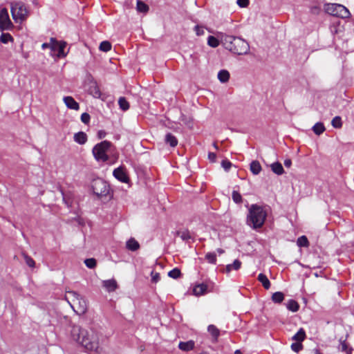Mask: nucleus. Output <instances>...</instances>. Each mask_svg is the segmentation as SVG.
I'll list each match as a JSON object with an SVG mask.
<instances>
[{
	"mask_svg": "<svg viewBox=\"0 0 354 354\" xmlns=\"http://www.w3.org/2000/svg\"><path fill=\"white\" fill-rule=\"evenodd\" d=\"M71 337L87 351L96 354L102 353V348L100 346L99 342L100 335L93 328L84 329L79 326H73L71 329Z\"/></svg>",
	"mask_w": 354,
	"mask_h": 354,
	"instance_id": "1",
	"label": "nucleus"
},
{
	"mask_svg": "<svg viewBox=\"0 0 354 354\" xmlns=\"http://www.w3.org/2000/svg\"><path fill=\"white\" fill-rule=\"evenodd\" d=\"M221 42L227 50L234 54L241 55L249 53L248 43L241 37L225 35L222 36Z\"/></svg>",
	"mask_w": 354,
	"mask_h": 354,
	"instance_id": "2",
	"label": "nucleus"
},
{
	"mask_svg": "<svg viewBox=\"0 0 354 354\" xmlns=\"http://www.w3.org/2000/svg\"><path fill=\"white\" fill-rule=\"evenodd\" d=\"M266 216V212L262 207L252 205L249 209L247 223L254 229L259 228L263 225Z\"/></svg>",
	"mask_w": 354,
	"mask_h": 354,
	"instance_id": "3",
	"label": "nucleus"
},
{
	"mask_svg": "<svg viewBox=\"0 0 354 354\" xmlns=\"http://www.w3.org/2000/svg\"><path fill=\"white\" fill-rule=\"evenodd\" d=\"M65 298L77 315H83L87 310L86 301L76 292L67 291Z\"/></svg>",
	"mask_w": 354,
	"mask_h": 354,
	"instance_id": "4",
	"label": "nucleus"
},
{
	"mask_svg": "<svg viewBox=\"0 0 354 354\" xmlns=\"http://www.w3.org/2000/svg\"><path fill=\"white\" fill-rule=\"evenodd\" d=\"M111 147V142L106 140L97 144L93 149V154L97 161L106 162L109 160L106 152Z\"/></svg>",
	"mask_w": 354,
	"mask_h": 354,
	"instance_id": "5",
	"label": "nucleus"
},
{
	"mask_svg": "<svg viewBox=\"0 0 354 354\" xmlns=\"http://www.w3.org/2000/svg\"><path fill=\"white\" fill-rule=\"evenodd\" d=\"M11 13L16 22L24 21L28 16V10L24 4L21 2L11 3Z\"/></svg>",
	"mask_w": 354,
	"mask_h": 354,
	"instance_id": "6",
	"label": "nucleus"
},
{
	"mask_svg": "<svg viewBox=\"0 0 354 354\" xmlns=\"http://www.w3.org/2000/svg\"><path fill=\"white\" fill-rule=\"evenodd\" d=\"M91 187L94 194L98 197L106 196L109 194V185L102 178H97L92 181Z\"/></svg>",
	"mask_w": 354,
	"mask_h": 354,
	"instance_id": "7",
	"label": "nucleus"
},
{
	"mask_svg": "<svg viewBox=\"0 0 354 354\" xmlns=\"http://www.w3.org/2000/svg\"><path fill=\"white\" fill-rule=\"evenodd\" d=\"M327 13L341 18H348L350 16L348 10L344 6L337 3H330L326 6Z\"/></svg>",
	"mask_w": 354,
	"mask_h": 354,
	"instance_id": "8",
	"label": "nucleus"
},
{
	"mask_svg": "<svg viewBox=\"0 0 354 354\" xmlns=\"http://www.w3.org/2000/svg\"><path fill=\"white\" fill-rule=\"evenodd\" d=\"M13 26L12 21L10 19L8 10L2 8L0 10V29L9 30Z\"/></svg>",
	"mask_w": 354,
	"mask_h": 354,
	"instance_id": "9",
	"label": "nucleus"
},
{
	"mask_svg": "<svg viewBox=\"0 0 354 354\" xmlns=\"http://www.w3.org/2000/svg\"><path fill=\"white\" fill-rule=\"evenodd\" d=\"M66 46V43L65 41H58L54 39L52 50L57 51L58 57H64L67 55V53L64 50Z\"/></svg>",
	"mask_w": 354,
	"mask_h": 354,
	"instance_id": "10",
	"label": "nucleus"
},
{
	"mask_svg": "<svg viewBox=\"0 0 354 354\" xmlns=\"http://www.w3.org/2000/svg\"><path fill=\"white\" fill-rule=\"evenodd\" d=\"M113 176L120 181L122 183H127L129 180V178L124 171L123 167H118L114 169Z\"/></svg>",
	"mask_w": 354,
	"mask_h": 354,
	"instance_id": "11",
	"label": "nucleus"
},
{
	"mask_svg": "<svg viewBox=\"0 0 354 354\" xmlns=\"http://www.w3.org/2000/svg\"><path fill=\"white\" fill-rule=\"evenodd\" d=\"M66 106L71 109L78 110L80 109L79 104L71 96H66L63 98Z\"/></svg>",
	"mask_w": 354,
	"mask_h": 354,
	"instance_id": "12",
	"label": "nucleus"
},
{
	"mask_svg": "<svg viewBox=\"0 0 354 354\" xmlns=\"http://www.w3.org/2000/svg\"><path fill=\"white\" fill-rule=\"evenodd\" d=\"M195 342L193 340L187 342H180L178 344V348L183 351L188 352L194 348Z\"/></svg>",
	"mask_w": 354,
	"mask_h": 354,
	"instance_id": "13",
	"label": "nucleus"
},
{
	"mask_svg": "<svg viewBox=\"0 0 354 354\" xmlns=\"http://www.w3.org/2000/svg\"><path fill=\"white\" fill-rule=\"evenodd\" d=\"M103 287L106 289L108 292H113L118 288L117 281L115 279H109L103 281Z\"/></svg>",
	"mask_w": 354,
	"mask_h": 354,
	"instance_id": "14",
	"label": "nucleus"
},
{
	"mask_svg": "<svg viewBox=\"0 0 354 354\" xmlns=\"http://www.w3.org/2000/svg\"><path fill=\"white\" fill-rule=\"evenodd\" d=\"M207 291V286L204 283L198 284L193 289L194 294L196 296L204 295Z\"/></svg>",
	"mask_w": 354,
	"mask_h": 354,
	"instance_id": "15",
	"label": "nucleus"
},
{
	"mask_svg": "<svg viewBox=\"0 0 354 354\" xmlns=\"http://www.w3.org/2000/svg\"><path fill=\"white\" fill-rule=\"evenodd\" d=\"M74 140L80 145H84L87 141V136L83 131L75 133Z\"/></svg>",
	"mask_w": 354,
	"mask_h": 354,
	"instance_id": "16",
	"label": "nucleus"
},
{
	"mask_svg": "<svg viewBox=\"0 0 354 354\" xmlns=\"http://www.w3.org/2000/svg\"><path fill=\"white\" fill-rule=\"evenodd\" d=\"M126 246L131 251H136L140 248L139 243L133 238H131L127 241Z\"/></svg>",
	"mask_w": 354,
	"mask_h": 354,
	"instance_id": "17",
	"label": "nucleus"
},
{
	"mask_svg": "<svg viewBox=\"0 0 354 354\" xmlns=\"http://www.w3.org/2000/svg\"><path fill=\"white\" fill-rule=\"evenodd\" d=\"M270 167L272 171L277 175H281L284 172L282 165L279 162L272 163Z\"/></svg>",
	"mask_w": 354,
	"mask_h": 354,
	"instance_id": "18",
	"label": "nucleus"
},
{
	"mask_svg": "<svg viewBox=\"0 0 354 354\" xmlns=\"http://www.w3.org/2000/svg\"><path fill=\"white\" fill-rule=\"evenodd\" d=\"M250 171L254 175H257L261 171V166L259 161L253 160L250 163Z\"/></svg>",
	"mask_w": 354,
	"mask_h": 354,
	"instance_id": "19",
	"label": "nucleus"
},
{
	"mask_svg": "<svg viewBox=\"0 0 354 354\" xmlns=\"http://www.w3.org/2000/svg\"><path fill=\"white\" fill-rule=\"evenodd\" d=\"M241 262L238 260V259H236L233 263L232 264H228L227 266H226L225 267V271L228 273L230 272L232 270H238L240 268H241Z\"/></svg>",
	"mask_w": 354,
	"mask_h": 354,
	"instance_id": "20",
	"label": "nucleus"
},
{
	"mask_svg": "<svg viewBox=\"0 0 354 354\" xmlns=\"http://www.w3.org/2000/svg\"><path fill=\"white\" fill-rule=\"evenodd\" d=\"M218 79L222 83L227 82L230 79V73L226 70H221L218 73Z\"/></svg>",
	"mask_w": 354,
	"mask_h": 354,
	"instance_id": "21",
	"label": "nucleus"
},
{
	"mask_svg": "<svg viewBox=\"0 0 354 354\" xmlns=\"http://www.w3.org/2000/svg\"><path fill=\"white\" fill-rule=\"evenodd\" d=\"M258 280L262 283L265 289L268 290L270 288V282L264 274H259L258 276Z\"/></svg>",
	"mask_w": 354,
	"mask_h": 354,
	"instance_id": "22",
	"label": "nucleus"
},
{
	"mask_svg": "<svg viewBox=\"0 0 354 354\" xmlns=\"http://www.w3.org/2000/svg\"><path fill=\"white\" fill-rule=\"evenodd\" d=\"M165 142L173 147L178 145V140L176 138L170 133L165 136Z\"/></svg>",
	"mask_w": 354,
	"mask_h": 354,
	"instance_id": "23",
	"label": "nucleus"
},
{
	"mask_svg": "<svg viewBox=\"0 0 354 354\" xmlns=\"http://www.w3.org/2000/svg\"><path fill=\"white\" fill-rule=\"evenodd\" d=\"M208 332L212 335L214 341H216L219 335V330L214 325H209L207 328Z\"/></svg>",
	"mask_w": 354,
	"mask_h": 354,
	"instance_id": "24",
	"label": "nucleus"
},
{
	"mask_svg": "<svg viewBox=\"0 0 354 354\" xmlns=\"http://www.w3.org/2000/svg\"><path fill=\"white\" fill-rule=\"evenodd\" d=\"M176 234L183 241H189V240L193 239L190 232L187 230L183 231H178Z\"/></svg>",
	"mask_w": 354,
	"mask_h": 354,
	"instance_id": "25",
	"label": "nucleus"
},
{
	"mask_svg": "<svg viewBox=\"0 0 354 354\" xmlns=\"http://www.w3.org/2000/svg\"><path fill=\"white\" fill-rule=\"evenodd\" d=\"M306 337V333L303 328H300L298 332L292 337V339L299 342H301Z\"/></svg>",
	"mask_w": 354,
	"mask_h": 354,
	"instance_id": "26",
	"label": "nucleus"
},
{
	"mask_svg": "<svg viewBox=\"0 0 354 354\" xmlns=\"http://www.w3.org/2000/svg\"><path fill=\"white\" fill-rule=\"evenodd\" d=\"M340 347L339 349L342 352H345L346 354H352L353 348L349 347L346 340L340 339Z\"/></svg>",
	"mask_w": 354,
	"mask_h": 354,
	"instance_id": "27",
	"label": "nucleus"
},
{
	"mask_svg": "<svg viewBox=\"0 0 354 354\" xmlns=\"http://www.w3.org/2000/svg\"><path fill=\"white\" fill-rule=\"evenodd\" d=\"M287 308L292 312H297L299 310V306L298 303L292 299H290L286 304Z\"/></svg>",
	"mask_w": 354,
	"mask_h": 354,
	"instance_id": "28",
	"label": "nucleus"
},
{
	"mask_svg": "<svg viewBox=\"0 0 354 354\" xmlns=\"http://www.w3.org/2000/svg\"><path fill=\"white\" fill-rule=\"evenodd\" d=\"M313 131L315 134L319 136L321 135L325 131V127L323 123L317 122L313 126Z\"/></svg>",
	"mask_w": 354,
	"mask_h": 354,
	"instance_id": "29",
	"label": "nucleus"
},
{
	"mask_svg": "<svg viewBox=\"0 0 354 354\" xmlns=\"http://www.w3.org/2000/svg\"><path fill=\"white\" fill-rule=\"evenodd\" d=\"M120 108L123 111H127L129 108V104L124 97H121L118 100Z\"/></svg>",
	"mask_w": 354,
	"mask_h": 354,
	"instance_id": "30",
	"label": "nucleus"
},
{
	"mask_svg": "<svg viewBox=\"0 0 354 354\" xmlns=\"http://www.w3.org/2000/svg\"><path fill=\"white\" fill-rule=\"evenodd\" d=\"M284 299V295L281 292H276L272 296V300L274 303H281Z\"/></svg>",
	"mask_w": 354,
	"mask_h": 354,
	"instance_id": "31",
	"label": "nucleus"
},
{
	"mask_svg": "<svg viewBox=\"0 0 354 354\" xmlns=\"http://www.w3.org/2000/svg\"><path fill=\"white\" fill-rule=\"evenodd\" d=\"M297 244L299 247H308L309 242L306 236H301L297 239Z\"/></svg>",
	"mask_w": 354,
	"mask_h": 354,
	"instance_id": "32",
	"label": "nucleus"
},
{
	"mask_svg": "<svg viewBox=\"0 0 354 354\" xmlns=\"http://www.w3.org/2000/svg\"><path fill=\"white\" fill-rule=\"evenodd\" d=\"M137 10L140 12H147L149 10V7L147 4L142 2L140 0H138L137 1Z\"/></svg>",
	"mask_w": 354,
	"mask_h": 354,
	"instance_id": "33",
	"label": "nucleus"
},
{
	"mask_svg": "<svg viewBox=\"0 0 354 354\" xmlns=\"http://www.w3.org/2000/svg\"><path fill=\"white\" fill-rule=\"evenodd\" d=\"M99 49L103 52H108L111 49V44L108 41H104L100 43Z\"/></svg>",
	"mask_w": 354,
	"mask_h": 354,
	"instance_id": "34",
	"label": "nucleus"
},
{
	"mask_svg": "<svg viewBox=\"0 0 354 354\" xmlns=\"http://www.w3.org/2000/svg\"><path fill=\"white\" fill-rule=\"evenodd\" d=\"M331 124L334 128L339 129L342 127V119L339 116H335L331 121Z\"/></svg>",
	"mask_w": 354,
	"mask_h": 354,
	"instance_id": "35",
	"label": "nucleus"
},
{
	"mask_svg": "<svg viewBox=\"0 0 354 354\" xmlns=\"http://www.w3.org/2000/svg\"><path fill=\"white\" fill-rule=\"evenodd\" d=\"M207 44L213 48H216L219 45L218 40L214 36H209L207 39Z\"/></svg>",
	"mask_w": 354,
	"mask_h": 354,
	"instance_id": "36",
	"label": "nucleus"
},
{
	"mask_svg": "<svg viewBox=\"0 0 354 354\" xmlns=\"http://www.w3.org/2000/svg\"><path fill=\"white\" fill-rule=\"evenodd\" d=\"M84 263L87 268L93 269L95 268L97 262L94 258L86 259L84 260Z\"/></svg>",
	"mask_w": 354,
	"mask_h": 354,
	"instance_id": "37",
	"label": "nucleus"
},
{
	"mask_svg": "<svg viewBox=\"0 0 354 354\" xmlns=\"http://www.w3.org/2000/svg\"><path fill=\"white\" fill-rule=\"evenodd\" d=\"M13 38L9 33H2L0 37V41L3 44H7L9 41H12Z\"/></svg>",
	"mask_w": 354,
	"mask_h": 354,
	"instance_id": "38",
	"label": "nucleus"
},
{
	"mask_svg": "<svg viewBox=\"0 0 354 354\" xmlns=\"http://www.w3.org/2000/svg\"><path fill=\"white\" fill-rule=\"evenodd\" d=\"M91 93L95 97H100V91L97 86L95 84V82L93 83V86H91L90 88Z\"/></svg>",
	"mask_w": 354,
	"mask_h": 354,
	"instance_id": "39",
	"label": "nucleus"
},
{
	"mask_svg": "<svg viewBox=\"0 0 354 354\" xmlns=\"http://www.w3.org/2000/svg\"><path fill=\"white\" fill-rule=\"evenodd\" d=\"M232 197L236 203L239 204L242 202V196L237 191H233Z\"/></svg>",
	"mask_w": 354,
	"mask_h": 354,
	"instance_id": "40",
	"label": "nucleus"
},
{
	"mask_svg": "<svg viewBox=\"0 0 354 354\" xmlns=\"http://www.w3.org/2000/svg\"><path fill=\"white\" fill-rule=\"evenodd\" d=\"M23 256H24V258L25 259L26 264L30 268H34L35 266V261L30 257H29L28 255H27L26 254H23Z\"/></svg>",
	"mask_w": 354,
	"mask_h": 354,
	"instance_id": "41",
	"label": "nucleus"
},
{
	"mask_svg": "<svg viewBox=\"0 0 354 354\" xmlns=\"http://www.w3.org/2000/svg\"><path fill=\"white\" fill-rule=\"evenodd\" d=\"M168 275L173 279H178L180 276V271L178 268H174L169 272Z\"/></svg>",
	"mask_w": 354,
	"mask_h": 354,
	"instance_id": "42",
	"label": "nucleus"
},
{
	"mask_svg": "<svg viewBox=\"0 0 354 354\" xmlns=\"http://www.w3.org/2000/svg\"><path fill=\"white\" fill-rule=\"evenodd\" d=\"M205 259L209 263L215 264L216 261V256L214 253L209 252L205 255Z\"/></svg>",
	"mask_w": 354,
	"mask_h": 354,
	"instance_id": "43",
	"label": "nucleus"
},
{
	"mask_svg": "<svg viewBox=\"0 0 354 354\" xmlns=\"http://www.w3.org/2000/svg\"><path fill=\"white\" fill-rule=\"evenodd\" d=\"M291 348L295 352H299L302 349V344L299 342L297 343H293L291 345Z\"/></svg>",
	"mask_w": 354,
	"mask_h": 354,
	"instance_id": "44",
	"label": "nucleus"
},
{
	"mask_svg": "<svg viewBox=\"0 0 354 354\" xmlns=\"http://www.w3.org/2000/svg\"><path fill=\"white\" fill-rule=\"evenodd\" d=\"M221 165L225 171H228L232 167V163L227 160H224L222 161Z\"/></svg>",
	"mask_w": 354,
	"mask_h": 354,
	"instance_id": "45",
	"label": "nucleus"
},
{
	"mask_svg": "<svg viewBox=\"0 0 354 354\" xmlns=\"http://www.w3.org/2000/svg\"><path fill=\"white\" fill-rule=\"evenodd\" d=\"M81 120L84 124H88L90 120V115L87 113H84L81 115Z\"/></svg>",
	"mask_w": 354,
	"mask_h": 354,
	"instance_id": "46",
	"label": "nucleus"
},
{
	"mask_svg": "<svg viewBox=\"0 0 354 354\" xmlns=\"http://www.w3.org/2000/svg\"><path fill=\"white\" fill-rule=\"evenodd\" d=\"M151 281L153 283H157L160 280V274L158 272H151Z\"/></svg>",
	"mask_w": 354,
	"mask_h": 354,
	"instance_id": "47",
	"label": "nucleus"
},
{
	"mask_svg": "<svg viewBox=\"0 0 354 354\" xmlns=\"http://www.w3.org/2000/svg\"><path fill=\"white\" fill-rule=\"evenodd\" d=\"M53 39L54 38H51L49 43H44L41 46L43 49L50 48L51 50L53 49Z\"/></svg>",
	"mask_w": 354,
	"mask_h": 354,
	"instance_id": "48",
	"label": "nucleus"
},
{
	"mask_svg": "<svg viewBox=\"0 0 354 354\" xmlns=\"http://www.w3.org/2000/svg\"><path fill=\"white\" fill-rule=\"evenodd\" d=\"M249 3V0H237V4L242 8L246 7Z\"/></svg>",
	"mask_w": 354,
	"mask_h": 354,
	"instance_id": "49",
	"label": "nucleus"
},
{
	"mask_svg": "<svg viewBox=\"0 0 354 354\" xmlns=\"http://www.w3.org/2000/svg\"><path fill=\"white\" fill-rule=\"evenodd\" d=\"M195 30L197 35H202L204 34L203 29L200 28L198 26H195Z\"/></svg>",
	"mask_w": 354,
	"mask_h": 354,
	"instance_id": "50",
	"label": "nucleus"
},
{
	"mask_svg": "<svg viewBox=\"0 0 354 354\" xmlns=\"http://www.w3.org/2000/svg\"><path fill=\"white\" fill-rule=\"evenodd\" d=\"M208 158L212 162H215L216 159V153L213 152H209L208 154Z\"/></svg>",
	"mask_w": 354,
	"mask_h": 354,
	"instance_id": "51",
	"label": "nucleus"
},
{
	"mask_svg": "<svg viewBox=\"0 0 354 354\" xmlns=\"http://www.w3.org/2000/svg\"><path fill=\"white\" fill-rule=\"evenodd\" d=\"M291 165H292V161H291L290 159H286L284 160V165H285V167H290Z\"/></svg>",
	"mask_w": 354,
	"mask_h": 354,
	"instance_id": "52",
	"label": "nucleus"
},
{
	"mask_svg": "<svg viewBox=\"0 0 354 354\" xmlns=\"http://www.w3.org/2000/svg\"><path fill=\"white\" fill-rule=\"evenodd\" d=\"M105 135H106V133L104 131H100L98 132V137L100 139L104 138L105 136Z\"/></svg>",
	"mask_w": 354,
	"mask_h": 354,
	"instance_id": "53",
	"label": "nucleus"
},
{
	"mask_svg": "<svg viewBox=\"0 0 354 354\" xmlns=\"http://www.w3.org/2000/svg\"><path fill=\"white\" fill-rule=\"evenodd\" d=\"M217 252H218V254H223L224 252V250L223 249H221V248H218V249H217Z\"/></svg>",
	"mask_w": 354,
	"mask_h": 354,
	"instance_id": "54",
	"label": "nucleus"
},
{
	"mask_svg": "<svg viewBox=\"0 0 354 354\" xmlns=\"http://www.w3.org/2000/svg\"><path fill=\"white\" fill-rule=\"evenodd\" d=\"M313 352H314L315 354H322L320 353V351L318 349H317V348L314 349Z\"/></svg>",
	"mask_w": 354,
	"mask_h": 354,
	"instance_id": "55",
	"label": "nucleus"
},
{
	"mask_svg": "<svg viewBox=\"0 0 354 354\" xmlns=\"http://www.w3.org/2000/svg\"><path fill=\"white\" fill-rule=\"evenodd\" d=\"M234 354H242V353L240 350H236Z\"/></svg>",
	"mask_w": 354,
	"mask_h": 354,
	"instance_id": "56",
	"label": "nucleus"
},
{
	"mask_svg": "<svg viewBox=\"0 0 354 354\" xmlns=\"http://www.w3.org/2000/svg\"><path fill=\"white\" fill-rule=\"evenodd\" d=\"M213 146H214V147L216 150H218V147L217 145H216L215 142L213 144Z\"/></svg>",
	"mask_w": 354,
	"mask_h": 354,
	"instance_id": "57",
	"label": "nucleus"
},
{
	"mask_svg": "<svg viewBox=\"0 0 354 354\" xmlns=\"http://www.w3.org/2000/svg\"><path fill=\"white\" fill-rule=\"evenodd\" d=\"M59 190H60V192H61L62 194V195H64L63 192H62V189L61 188H59Z\"/></svg>",
	"mask_w": 354,
	"mask_h": 354,
	"instance_id": "58",
	"label": "nucleus"
}]
</instances>
